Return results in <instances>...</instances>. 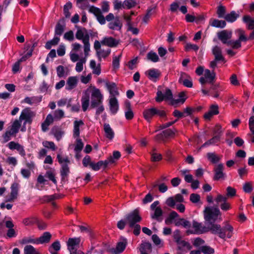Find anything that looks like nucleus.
Segmentation results:
<instances>
[{"label":"nucleus","instance_id":"nucleus-3","mask_svg":"<svg viewBox=\"0 0 254 254\" xmlns=\"http://www.w3.org/2000/svg\"><path fill=\"white\" fill-rule=\"evenodd\" d=\"M223 225L221 227L219 224H211L210 231L213 234H217L221 239L231 238L233 232V227L228 221L224 222Z\"/></svg>","mask_w":254,"mask_h":254},{"label":"nucleus","instance_id":"nucleus-54","mask_svg":"<svg viewBox=\"0 0 254 254\" xmlns=\"http://www.w3.org/2000/svg\"><path fill=\"white\" fill-rule=\"evenodd\" d=\"M83 147V143L82 142L81 139L79 138L76 139V144L74 148V151L76 152V156H77V154L80 153Z\"/></svg>","mask_w":254,"mask_h":254},{"label":"nucleus","instance_id":"nucleus-45","mask_svg":"<svg viewBox=\"0 0 254 254\" xmlns=\"http://www.w3.org/2000/svg\"><path fill=\"white\" fill-rule=\"evenodd\" d=\"M60 40V39L59 37L55 35L52 40H50L46 43L45 48L48 50L51 49L53 46H56L59 43Z\"/></svg>","mask_w":254,"mask_h":254},{"label":"nucleus","instance_id":"nucleus-9","mask_svg":"<svg viewBox=\"0 0 254 254\" xmlns=\"http://www.w3.org/2000/svg\"><path fill=\"white\" fill-rule=\"evenodd\" d=\"M103 99V96L100 90L94 87L91 92V107L92 108H96L102 103Z\"/></svg>","mask_w":254,"mask_h":254},{"label":"nucleus","instance_id":"nucleus-23","mask_svg":"<svg viewBox=\"0 0 254 254\" xmlns=\"http://www.w3.org/2000/svg\"><path fill=\"white\" fill-rule=\"evenodd\" d=\"M243 21L246 24L247 28L250 30H253L251 33L249 38L254 39V19H253L249 15H245L243 18Z\"/></svg>","mask_w":254,"mask_h":254},{"label":"nucleus","instance_id":"nucleus-28","mask_svg":"<svg viewBox=\"0 0 254 254\" xmlns=\"http://www.w3.org/2000/svg\"><path fill=\"white\" fill-rule=\"evenodd\" d=\"M101 44L110 47H115L118 45V42L112 37H106L101 41Z\"/></svg>","mask_w":254,"mask_h":254},{"label":"nucleus","instance_id":"nucleus-2","mask_svg":"<svg viewBox=\"0 0 254 254\" xmlns=\"http://www.w3.org/2000/svg\"><path fill=\"white\" fill-rule=\"evenodd\" d=\"M239 38L237 40H232V32L231 31L224 30L217 33L218 39L223 43L233 49H238L241 47V42L246 41L247 38L245 35V31L238 29L235 31Z\"/></svg>","mask_w":254,"mask_h":254},{"label":"nucleus","instance_id":"nucleus-31","mask_svg":"<svg viewBox=\"0 0 254 254\" xmlns=\"http://www.w3.org/2000/svg\"><path fill=\"white\" fill-rule=\"evenodd\" d=\"M65 27L64 20H60L55 27V35L58 37L62 35L64 30Z\"/></svg>","mask_w":254,"mask_h":254},{"label":"nucleus","instance_id":"nucleus-12","mask_svg":"<svg viewBox=\"0 0 254 254\" xmlns=\"http://www.w3.org/2000/svg\"><path fill=\"white\" fill-rule=\"evenodd\" d=\"M141 220V217L139 214L138 209H135L130 212L126 216V220L130 227H133L134 225Z\"/></svg>","mask_w":254,"mask_h":254},{"label":"nucleus","instance_id":"nucleus-14","mask_svg":"<svg viewBox=\"0 0 254 254\" xmlns=\"http://www.w3.org/2000/svg\"><path fill=\"white\" fill-rule=\"evenodd\" d=\"M210 224L207 227L203 226L200 223H198L194 220L192 222V227L194 231L188 230V233L191 234H202L210 231Z\"/></svg>","mask_w":254,"mask_h":254},{"label":"nucleus","instance_id":"nucleus-17","mask_svg":"<svg viewBox=\"0 0 254 254\" xmlns=\"http://www.w3.org/2000/svg\"><path fill=\"white\" fill-rule=\"evenodd\" d=\"M3 222L4 223L5 227L8 229L6 233L7 236L8 238L15 237L16 236V233L13 228L14 225L11 218L9 217H5L3 220Z\"/></svg>","mask_w":254,"mask_h":254},{"label":"nucleus","instance_id":"nucleus-34","mask_svg":"<svg viewBox=\"0 0 254 254\" xmlns=\"http://www.w3.org/2000/svg\"><path fill=\"white\" fill-rule=\"evenodd\" d=\"M73 125V136L74 138H76L80 134L79 127L84 125V123L81 120H76L74 122Z\"/></svg>","mask_w":254,"mask_h":254},{"label":"nucleus","instance_id":"nucleus-33","mask_svg":"<svg viewBox=\"0 0 254 254\" xmlns=\"http://www.w3.org/2000/svg\"><path fill=\"white\" fill-rule=\"evenodd\" d=\"M187 98L186 94L184 92H180L178 95V98L172 100L171 105L176 106L179 104H183Z\"/></svg>","mask_w":254,"mask_h":254},{"label":"nucleus","instance_id":"nucleus-62","mask_svg":"<svg viewBox=\"0 0 254 254\" xmlns=\"http://www.w3.org/2000/svg\"><path fill=\"white\" fill-rule=\"evenodd\" d=\"M49 88V85L45 80H43L40 85L39 89L41 93H46L48 92Z\"/></svg>","mask_w":254,"mask_h":254},{"label":"nucleus","instance_id":"nucleus-32","mask_svg":"<svg viewBox=\"0 0 254 254\" xmlns=\"http://www.w3.org/2000/svg\"><path fill=\"white\" fill-rule=\"evenodd\" d=\"M55 120L53 115L51 114H48L44 122L41 125L42 130L45 132L48 129V127L52 124Z\"/></svg>","mask_w":254,"mask_h":254},{"label":"nucleus","instance_id":"nucleus-53","mask_svg":"<svg viewBox=\"0 0 254 254\" xmlns=\"http://www.w3.org/2000/svg\"><path fill=\"white\" fill-rule=\"evenodd\" d=\"M204 76L208 80V82L211 83L215 78V73L213 72H211L209 69H206L204 71Z\"/></svg>","mask_w":254,"mask_h":254},{"label":"nucleus","instance_id":"nucleus-26","mask_svg":"<svg viewBox=\"0 0 254 254\" xmlns=\"http://www.w3.org/2000/svg\"><path fill=\"white\" fill-rule=\"evenodd\" d=\"M109 160L99 161L96 163L91 162L90 163V167L94 171H98L101 168H106L109 165Z\"/></svg>","mask_w":254,"mask_h":254},{"label":"nucleus","instance_id":"nucleus-37","mask_svg":"<svg viewBox=\"0 0 254 254\" xmlns=\"http://www.w3.org/2000/svg\"><path fill=\"white\" fill-rule=\"evenodd\" d=\"M37 242V239L33 236L24 237L20 241V243L22 245L28 244H38Z\"/></svg>","mask_w":254,"mask_h":254},{"label":"nucleus","instance_id":"nucleus-11","mask_svg":"<svg viewBox=\"0 0 254 254\" xmlns=\"http://www.w3.org/2000/svg\"><path fill=\"white\" fill-rule=\"evenodd\" d=\"M159 204V201L158 200L153 202L150 205V209L153 211L152 213H151V217L153 219H155L159 222L162 221V216L163 215V210L158 205Z\"/></svg>","mask_w":254,"mask_h":254},{"label":"nucleus","instance_id":"nucleus-43","mask_svg":"<svg viewBox=\"0 0 254 254\" xmlns=\"http://www.w3.org/2000/svg\"><path fill=\"white\" fill-rule=\"evenodd\" d=\"M177 244L178 245V250H183V248H186L188 250H190L192 248V246L190 244L181 239L179 241V242H177Z\"/></svg>","mask_w":254,"mask_h":254},{"label":"nucleus","instance_id":"nucleus-35","mask_svg":"<svg viewBox=\"0 0 254 254\" xmlns=\"http://www.w3.org/2000/svg\"><path fill=\"white\" fill-rule=\"evenodd\" d=\"M212 53L215 57V60L217 61H224V58L222 55V50L221 49L216 46L214 47L212 49Z\"/></svg>","mask_w":254,"mask_h":254},{"label":"nucleus","instance_id":"nucleus-36","mask_svg":"<svg viewBox=\"0 0 254 254\" xmlns=\"http://www.w3.org/2000/svg\"><path fill=\"white\" fill-rule=\"evenodd\" d=\"M52 237V235L48 232H46L43 233V234L37 239V243L39 244H44L50 242Z\"/></svg>","mask_w":254,"mask_h":254},{"label":"nucleus","instance_id":"nucleus-60","mask_svg":"<svg viewBox=\"0 0 254 254\" xmlns=\"http://www.w3.org/2000/svg\"><path fill=\"white\" fill-rule=\"evenodd\" d=\"M124 8L130 9L134 7L136 4V2L135 0H125L124 1Z\"/></svg>","mask_w":254,"mask_h":254},{"label":"nucleus","instance_id":"nucleus-30","mask_svg":"<svg viewBox=\"0 0 254 254\" xmlns=\"http://www.w3.org/2000/svg\"><path fill=\"white\" fill-rule=\"evenodd\" d=\"M145 74L149 79L153 81H156L157 79L158 78L160 75L159 71L155 68H152L146 71Z\"/></svg>","mask_w":254,"mask_h":254},{"label":"nucleus","instance_id":"nucleus-39","mask_svg":"<svg viewBox=\"0 0 254 254\" xmlns=\"http://www.w3.org/2000/svg\"><path fill=\"white\" fill-rule=\"evenodd\" d=\"M249 128L251 132L248 134V135L251 138L252 142H254V116H251L249 119Z\"/></svg>","mask_w":254,"mask_h":254},{"label":"nucleus","instance_id":"nucleus-21","mask_svg":"<svg viewBox=\"0 0 254 254\" xmlns=\"http://www.w3.org/2000/svg\"><path fill=\"white\" fill-rule=\"evenodd\" d=\"M78 82V77L76 76H69L66 81L65 89L70 91L76 88Z\"/></svg>","mask_w":254,"mask_h":254},{"label":"nucleus","instance_id":"nucleus-50","mask_svg":"<svg viewBox=\"0 0 254 254\" xmlns=\"http://www.w3.org/2000/svg\"><path fill=\"white\" fill-rule=\"evenodd\" d=\"M121 157V153L118 151H115L113 152V155L110 156L107 160H109V164L115 163Z\"/></svg>","mask_w":254,"mask_h":254},{"label":"nucleus","instance_id":"nucleus-48","mask_svg":"<svg viewBox=\"0 0 254 254\" xmlns=\"http://www.w3.org/2000/svg\"><path fill=\"white\" fill-rule=\"evenodd\" d=\"M82 108L84 112H85L89 104V96L88 95L82 96L81 98Z\"/></svg>","mask_w":254,"mask_h":254},{"label":"nucleus","instance_id":"nucleus-40","mask_svg":"<svg viewBox=\"0 0 254 254\" xmlns=\"http://www.w3.org/2000/svg\"><path fill=\"white\" fill-rule=\"evenodd\" d=\"M239 17V13H237L235 11H232L230 13L225 15L224 19L228 22H233L235 21Z\"/></svg>","mask_w":254,"mask_h":254},{"label":"nucleus","instance_id":"nucleus-52","mask_svg":"<svg viewBox=\"0 0 254 254\" xmlns=\"http://www.w3.org/2000/svg\"><path fill=\"white\" fill-rule=\"evenodd\" d=\"M151 156V161L153 162L159 161L162 160V156L160 153H157L156 152V149L154 148L152 151L150 153Z\"/></svg>","mask_w":254,"mask_h":254},{"label":"nucleus","instance_id":"nucleus-18","mask_svg":"<svg viewBox=\"0 0 254 254\" xmlns=\"http://www.w3.org/2000/svg\"><path fill=\"white\" fill-rule=\"evenodd\" d=\"M19 185L17 183H13L10 187V193L5 199L6 202H13L17 198Z\"/></svg>","mask_w":254,"mask_h":254},{"label":"nucleus","instance_id":"nucleus-22","mask_svg":"<svg viewBox=\"0 0 254 254\" xmlns=\"http://www.w3.org/2000/svg\"><path fill=\"white\" fill-rule=\"evenodd\" d=\"M105 86L109 92V98H116V96H119V92L115 83L113 82H107L105 84Z\"/></svg>","mask_w":254,"mask_h":254},{"label":"nucleus","instance_id":"nucleus-24","mask_svg":"<svg viewBox=\"0 0 254 254\" xmlns=\"http://www.w3.org/2000/svg\"><path fill=\"white\" fill-rule=\"evenodd\" d=\"M7 146L10 150H16L21 156H25L26 153L24 147L19 143L14 141H10L8 143Z\"/></svg>","mask_w":254,"mask_h":254},{"label":"nucleus","instance_id":"nucleus-5","mask_svg":"<svg viewBox=\"0 0 254 254\" xmlns=\"http://www.w3.org/2000/svg\"><path fill=\"white\" fill-rule=\"evenodd\" d=\"M21 125L17 120H15L11 123V125L7 127L5 132L2 135L3 142H7L11 139L12 137L15 136L20 129Z\"/></svg>","mask_w":254,"mask_h":254},{"label":"nucleus","instance_id":"nucleus-49","mask_svg":"<svg viewBox=\"0 0 254 254\" xmlns=\"http://www.w3.org/2000/svg\"><path fill=\"white\" fill-rule=\"evenodd\" d=\"M220 141L219 135H214L212 138L205 142L201 148L207 147L210 145H213Z\"/></svg>","mask_w":254,"mask_h":254},{"label":"nucleus","instance_id":"nucleus-7","mask_svg":"<svg viewBox=\"0 0 254 254\" xmlns=\"http://www.w3.org/2000/svg\"><path fill=\"white\" fill-rule=\"evenodd\" d=\"M57 159L59 163L62 165L61 175L62 179H64L67 177L69 173L68 164L70 161L67 157L63 158L60 154L57 155Z\"/></svg>","mask_w":254,"mask_h":254},{"label":"nucleus","instance_id":"nucleus-41","mask_svg":"<svg viewBox=\"0 0 254 254\" xmlns=\"http://www.w3.org/2000/svg\"><path fill=\"white\" fill-rule=\"evenodd\" d=\"M211 21V26L214 27L223 28L226 25V23L224 20L212 19Z\"/></svg>","mask_w":254,"mask_h":254},{"label":"nucleus","instance_id":"nucleus-47","mask_svg":"<svg viewBox=\"0 0 254 254\" xmlns=\"http://www.w3.org/2000/svg\"><path fill=\"white\" fill-rule=\"evenodd\" d=\"M207 159L212 163L216 164L220 159V157L214 153L209 152L207 154Z\"/></svg>","mask_w":254,"mask_h":254},{"label":"nucleus","instance_id":"nucleus-64","mask_svg":"<svg viewBox=\"0 0 254 254\" xmlns=\"http://www.w3.org/2000/svg\"><path fill=\"white\" fill-rule=\"evenodd\" d=\"M200 250L204 254H213L214 253V250L209 246H202Z\"/></svg>","mask_w":254,"mask_h":254},{"label":"nucleus","instance_id":"nucleus-4","mask_svg":"<svg viewBox=\"0 0 254 254\" xmlns=\"http://www.w3.org/2000/svg\"><path fill=\"white\" fill-rule=\"evenodd\" d=\"M75 37L77 39L82 40L84 45V55L86 57L88 56L90 50V45L89 43V35L85 28H77L75 34Z\"/></svg>","mask_w":254,"mask_h":254},{"label":"nucleus","instance_id":"nucleus-10","mask_svg":"<svg viewBox=\"0 0 254 254\" xmlns=\"http://www.w3.org/2000/svg\"><path fill=\"white\" fill-rule=\"evenodd\" d=\"M35 116V113L30 108H26L21 111L19 119L17 120L19 121V124L24 121L25 124H31Z\"/></svg>","mask_w":254,"mask_h":254},{"label":"nucleus","instance_id":"nucleus-6","mask_svg":"<svg viewBox=\"0 0 254 254\" xmlns=\"http://www.w3.org/2000/svg\"><path fill=\"white\" fill-rule=\"evenodd\" d=\"M221 213L217 207H206L204 210V217L205 221L210 222V224L217 220L218 216L221 215Z\"/></svg>","mask_w":254,"mask_h":254},{"label":"nucleus","instance_id":"nucleus-56","mask_svg":"<svg viewBox=\"0 0 254 254\" xmlns=\"http://www.w3.org/2000/svg\"><path fill=\"white\" fill-rule=\"evenodd\" d=\"M111 53V50L110 49H108L107 50H102L101 49L99 51H97V55L99 59H101V58H105L108 56Z\"/></svg>","mask_w":254,"mask_h":254},{"label":"nucleus","instance_id":"nucleus-19","mask_svg":"<svg viewBox=\"0 0 254 254\" xmlns=\"http://www.w3.org/2000/svg\"><path fill=\"white\" fill-rule=\"evenodd\" d=\"M224 166L222 163H219L215 166L214 168L213 180L215 181L224 179L225 174L224 173Z\"/></svg>","mask_w":254,"mask_h":254},{"label":"nucleus","instance_id":"nucleus-27","mask_svg":"<svg viewBox=\"0 0 254 254\" xmlns=\"http://www.w3.org/2000/svg\"><path fill=\"white\" fill-rule=\"evenodd\" d=\"M109 108L111 114H116L119 110V104L116 98H109Z\"/></svg>","mask_w":254,"mask_h":254},{"label":"nucleus","instance_id":"nucleus-46","mask_svg":"<svg viewBox=\"0 0 254 254\" xmlns=\"http://www.w3.org/2000/svg\"><path fill=\"white\" fill-rule=\"evenodd\" d=\"M24 254H40V253L32 246L27 245L24 248Z\"/></svg>","mask_w":254,"mask_h":254},{"label":"nucleus","instance_id":"nucleus-1","mask_svg":"<svg viewBox=\"0 0 254 254\" xmlns=\"http://www.w3.org/2000/svg\"><path fill=\"white\" fill-rule=\"evenodd\" d=\"M89 12L93 13L101 25H104L106 21L108 22V28L113 30H120L122 29L123 24L119 17H115L112 13H109L105 17L101 13V10L98 7L94 6H90L89 8Z\"/></svg>","mask_w":254,"mask_h":254},{"label":"nucleus","instance_id":"nucleus-61","mask_svg":"<svg viewBox=\"0 0 254 254\" xmlns=\"http://www.w3.org/2000/svg\"><path fill=\"white\" fill-rule=\"evenodd\" d=\"M217 14L219 18H224L226 14V8L223 5H219L217 7Z\"/></svg>","mask_w":254,"mask_h":254},{"label":"nucleus","instance_id":"nucleus-58","mask_svg":"<svg viewBox=\"0 0 254 254\" xmlns=\"http://www.w3.org/2000/svg\"><path fill=\"white\" fill-rule=\"evenodd\" d=\"M64 113L61 109H58L54 112V118L55 120H60L64 117Z\"/></svg>","mask_w":254,"mask_h":254},{"label":"nucleus","instance_id":"nucleus-57","mask_svg":"<svg viewBox=\"0 0 254 254\" xmlns=\"http://www.w3.org/2000/svg\"><path fill=\"white\" fill-rule=\"evenodd\" d=\"M152 246L151 244L148 242H145L142 243L140 246V251L148 252L151 251Z\"/></svg>","mask_w":254,"mask_h":254},{"label":"nucleus","instance_id":"nucleus-8","mask_svg":"<svg viewBox=\"0 0 254 254\" xmlns=\"http://www.w3.org/2000/svg\"><path fill=\"white\" fill-rule=\"evenodd\" d=\"M143 115L144 119L148 122H150L152 117L155 115H158L163 118L166 116V113L163 110H158L156 108H151L145 110L143 112Z\"/></svg>","mask_w":254,"mask_h":254},{"label":"nucleus","instance_id":"nucleus-55","mask_svg":"<svg viewBox=\"0 0 254 254\" xmlns=\"http://www.w3.org/2000/svg\"><path fill=\"white\" fill-rule=\"evenodd\" d=\"M72 8V3L70 2H67L64 6V13L66 18L70 16L69 10Z\"/></svg>","mask_w":254,"mask_h":254},{"label":"nucleus","instance_id":"nucleus-16","mask_svg":"<svg viewBox=\"0 0 254 254\" xmlns=\"http://www.w3.org/2000/svg\"><path fill=\"white\" fill-rule=\"evenodd\" d=\"M227 197L221 194H218L215 199V201L219 206L222 210L226 211L231 208V204L227 201Z\"/></svg>","mask_w":254,"mask_h":254},{"label":"nucleus","instance_id":"nucleus-38","mask_svg":"<svg viewBox=\"0 0 254 254\" xmlns=\"http://www.w3.org/2000/svg\"><path fill=\"white\" fill-rule=\"evenodd\" d=\"M175 225L176 226H182L185 228H189L191 226V223L190 221L185 220L184 218H179L174 221Z\"/></svg>","mask_w":254,"mask_h":254},{"label":"nucleus","instance_id":"nucleus-25","mask_svg":"<svg viewBox=\"0 0 254 254\" xmlns=\"http://www.w3.org/2000/svg\"><path fill=\"white\" fill-rule=\"evenodd\" d=\"M105 137L110 140H113L115 136V132L109 124L105 123L103 126Z\"/></svg>","mask_w":254,"mask_h":254},{"label":"nucleus","instance_id":"nucleus-42","mask_svg":"<svg viewBox=\"0 0 254 254\" xmlns=\"http://www.w3.org/2000/svg\"><path fill=\"white\" fill-rule=\"evenodd\" d=\"M179 217V214L175 211H172L169 214L168 216L165 219V222L167 225L171 224L173 220H176L175 219Z\"/></svg>","mask_w":254,"mask_h":254},{"label":"nucleus","instance_id":"nucleus-15","mask_svg":"<svg viewBox=\"0 0 254 254\" xmlns=\"http://www.w3.org/2000/svg\"><path fill=\"white\" fill-rule=\"evenodd\" d=\"M127 245V240L124 237H121L120 241L118 242L115 248H111L109 252L112 254H120L125 249Z\"/></svg>","mask_w":254,"mask_h":254},{"label":"nucleus","instance_id":"nucleus-44","mask_svg":"<svg viewBox=\"0 0 254 254\" xmlns=\"http://www.w3.org/2000/svg\"><path fill=\"white\" fill-rule=\"evenodd\" d=\"M52 132L54 135L57 140H60L64 132L59 127H54L52 129Z\"/></svg>","mask_w":254,"mask_h":254},{"label":"nucleus","instance_id":"nucleus-29","mask_svg":"<svg viewBox=\"0 0 254 254\" xmlns=\"http://www.w3.org/2000/svg\"><path fill=\"white\" fill-rule=\"evenodd\" d=\"M218 114V106L216 104L212 105L210 107V109L208 112L204 114V117L206 120H210L213 116Z\"/></svg>","mask_w":254,"mask_h":254},{"label":"nucleus","instance_id":"nucleus-63","mask_svg":"<svg viewBox=\"0 0 254 254\" xmlns=\"http://www.w3.org/2000/svg\"><path fill=\"white\" fill-rule=\"evenodd\" d=\"M147 58L153 62H157L159 61V57L155 52H150L148 53L147 55Z\"/></svg>","mask_w":254,"mask_h":254},{"label":"nucleus","instance_id":"nucleus-51","mask_svg":"<svg viewBox=\"0 0 254 254\" xmlns=\"http://www.w3.org/2000/svg\"><path fill=\"white\" fill-rule=\"evenodd\" d=\"M86 57L85 56V58H82L76 63L75 66V70L77 72H80L82 71L83 69V64H85L86 62Z\"/></svg>","mask_w":254,"mask_h":254},{"label":"nucleus","instance_id":"nucleus-20","mask_svg":"<svg viewBox=\"0 0 254 254\" xmlns=\"http://www.w3.org/2000/svg\"><path fill=\"white\" fill-rule=\"evenodd\" d=\"M80 242V238H69L67 242L68 249L70 251V254H74V252L77 251V248L78 247Z\"/></svg>","mask_w":254,"mask_h":254},{"label":"nucleus","instance_id":"nucleus-13","mask_svg":"<svg viewBox=\"0 0 254 254\" xmlns=\"http://www.w3.org/2000/svg\"><path fill=\"white\" fill-rule=\"evenodd\" d=\"M157 96L155 98L157 102H160L163 100L169 101L172 104L173 100V94L171 90L169 88H165L163 91L158 90L156 93Z\"/></svg>","mask_w":254,"mask_h":254},{"label":"nucleus","instance_id":"nucleus-59","mask_svg":"<svg viewBox=\"0 0 254 254\" xmlns=\"http://www.w3.org/2000/svg\"><path fill=\"white\" fill-rule=\"evenodd\" d=\"M56 70L59 77L61 78L67 75V73H65L64 68L63 65L57 66Z\"/></svg>","mask_w":254,"mask_h":254}]
</instances>
